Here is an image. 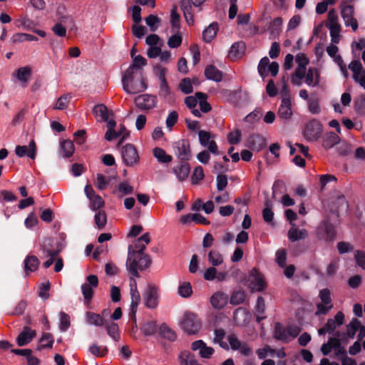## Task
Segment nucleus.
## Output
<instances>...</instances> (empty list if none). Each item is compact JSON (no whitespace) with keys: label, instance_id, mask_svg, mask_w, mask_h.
I'll return each instance as SVG.
<instances>
[{"label":"nucleus","instance_id":"nucleus-1","mask_svg":"<svg viewBox=\"0 0 365 365\" xmlns=\"http://www.w3.org/2000/svg\"><path fill=\"white\" fill-rule=\"evenodd\" d=\"M150 241L148 233H145L138 238L133 245L128 247L126 267L133 276L138 277V269H145L151 263L149 256L143 252Z\"/></svg>","mask_w":365,"mask_h":365},{"label":"nucleus","instance_id":"nucleus-2","mask_svg":"<svg viewBox=\"0 0 365 365\" xmlns=\"http://www.w3.org/2000/svg\"><path fill=\"white\" fill-rule=\"evenodd\" d=\"M122 84L124 91L132 95L142 93L148 88L141 72H133V68H128L123 73Z\"/></svg>","mask_w":365,"mask_h":365},{"label":"nucleus","instance_id":"nucleus-3","mask_svg":"<svg viewBox=\"0 0 365 365\" xmlns=\"http://www.w3.org/2000/svg\"><path fill=\"white\" fill-rule=\"evenodd\" d=\"M53 241L51 239H45L41 245V250L44 257L48 259L43 263L45 268H48L53 262H55L54 270L56 272L61 271L63 267V260L61 258L56 259L58 251L52 248Z\"/></svg>","mask_w":365,"mask_h":365},{"label":"nucleus","instance_id":"nucleus-4","mask_svg":"<svg viewBox=\"0 0 365 365\" xmlns=\"http://www.w3.org/2000/svg\"><path fill=\"white\" fill-rule=\"evenodd\" d=\"M180 327L186 334L192 335L200 331L202 324L195 313L185 312L180 319Z\"/></svg>","mask_w":365,"mask_h":365},{"label":"nucleus","instance_id":"nucleus-5","mask_svg":"<svg viewBox=\"0 0 365 365\" xmlns=\"http://www.w3.org/2000/svg\"><path fill=\"white\" fill-rule=\"evenodd\" d=\"M300 332V329L297 325H289L283 327L279 323H277L274 327V336L276 339L284 342H289L294 339Z\"/></svg>","mask_w":365,"mask_h":365},{"label":"nucleus","instance_id":"nucleus-6","mask_svg":"<svg viewBox=\"0 0 365 365\" xmlns=\"http://www.w3.org/2000/svg\"><path fill=\"white\" fill-rule=\"evenodd\" d=\"M282 98L278 108V115L284 120H289L292 115V102L289 97V91L286 85H284L282 91Z\"/></svg>","mask_w":365,"mask_h":365},{"label":"nucleus","instance_id":"nucleus-7","mask_svg":"<svg viewBox=\"0 0 365 365\" xmlns=\"http://www.w3.org/2000/svg\"><path fill=\"white\" fill-rule=\"evenodd\" d=\"M295 59L297 63V67L291 78V82L294 86H300L302 84V79L304 78L306 66L309 63V61L307 58L302 53L297 54Z\"/></svg>","mask_w":365,"mask_h":365},{"label":"nucleus","instance_id":"nucleus-8","mask_svg":"<svg viewBox=\"0 0 365 365\" xmlns=\"http://www.w3.org/2000/svg\"><path fill=\"white\" fill-rule=\"evenodd\" d=\"M320 302H317L316 315L326 314L333 308V304L331 298V292L329 289H322L319 292Z\"/></svg>","mask_w":365,"mask_h":365},{"label":"nucleus","instance_id":"nucleus-9","mask_svg":"<svg viewBox=\"0 0 365 365\" xmlns=\"http://www.w3.org/2000/svg\"><path fill=\"white\" fill-rule=\"evenodd\" d=\"M322 131V123L319 120L313 119L305 125L303 135L308 141H315L321 137Z\"/></svg>","mask_w":365,"mask_h":365},{"label":"nucleus","instance_id":"nucleus-10","mask_svg":"<svg viewBox=\"0 0 365 365\" xmlns=\"http://www.w3.org/2000/svg\"><path fill=\"white\" fill-rule=\"evenodd\" d=\"M116 123L113 120H110L107 123V131L105 134V138L108 141H111L115 138H121V140L125 139L128 135V132L123 125H120L117 130H115Z\"/></svg>","mask_w":365,"mask_h":365},{"label":"nucleus","instance_id":"nucleus-11","mask_svg":"<svg viewBox=\"0 0 365 365\" xmlns=\"http://www.w3.org/2000/svg\"><path fill=\"white\" fill-rule=\"evenodd\" d=\"M352 72V78L356 83L365 90V68L359 60H354L349 64Z\"/></svg>","mask_w":365,"mask_h":365},{"label":"nucleus","instance_id":"nucleus-12","mask_svg":"<svg viewBox=\"0 0 365 365\" xmlns=\"http://www.w3.org/2000/svg\"><path fill=\"white\" fill-rule=\"evenodd\" d=\"M227 339L228 341L229 349L239 351L241 354L246 356H250L252 353V349L247 343L240 341L235 334H229Z\"/></svg>","mask_w":365,"mask_h":365},{"label":"nucleus","instance_id":"nucleus-13","mask_svg":"<svg viewBox=\"0 0 365 365\" xmlns=\"http://www.w3.org/2000/svg\"><path fill=\"white\" fill-rule=\"evenodd\" d=\"M137 108L143 110L154 108L158 103L156 96L150 94H142L134 99Z\"/></svg>","mask_w":365,"mask_h":365},{"label":"nucleus","instance_id":"nucleus-14","mask_svg":"<svg viewBox=\"0 0 365 365\" xmlns=\"http://www.w3.org/2000/svg\"><path fill=\"white\" fill-rule=\"evenodd\" d=\"M121 155L124 163L127 166H133L139 160L138 152L131 144H126L122 148Z\"/></svg>","mask_w":365,"mask_h":365},{"label":"nucleus","instance_id":"nucleus-15","mask_svg":"<svg viewBox=\"0 0 365 365\" xmlns=\"http://www.w3.org/2000/svg\"><path fill=\"white\" fill-rule=\"evenodd\" d=\"M192 351H197L200 358L205 359H210L215 353V349L212 346H209L201 339L195 341L191 344Z\"/></svg>","mask_w":365,"mask_h":365},{"label":"nucleus","instance_id":"nucleus-16","mask_svg":"<svg viewBox=\"0 0 365 365\" xmlns=\"http://www.w3.org/2000/svg\"><path fill=\"white\" fill-rule=\"evenodd\" d=\"M247 285L252 292L262 291L265 288V282L256 269H253L247 279Z\"/></svg>","mask_w":365,"mask_h":365},{"label":"nucleus","instance_id":"nucleus-17","mask_svg":"<svg viewBox=\"0 0 365 365\" xmlns=\"http://www.w3.org/2000/svg\"><path fill=\"white\" fill-rule=\"evenodd\" d=\"M86 280L87 283H84L81 285V291L85 300L89 302L93 297V289L97 287L98 284V279L97 276L91 274L87 277Z\"/></svg>","mask_w":365,"mask_h":365},{"label":"nucleus","instance_id":"nucleus-18","mask_svg":"<svg viewBox=\"0 0 365 365\" xmlns=\"http://www.w3.org/2000/svg\"><path fill=\"white\" fill-rule=\"evenodd\" d=\"M175 154L181 160H187L190 157L189 143L185 140H180L173 144Z\"/></svg>","mask_w":365,"mask_h":365},{"label":"nucleus","instance_id":"nucleus-19","mask_svg":"<svg viewBox=\"0 0 365 365\" xmlns=\"http://www.w3.org/2000/svg\"><path fill=\"white\" fill-rule=\"evenodd\" d=\"M354 7L351 5L344 6L341 11V15L346 26H351L353 31H355L358 29V23L354 17Z\"/></svg>","mask_w":365,"mask_h":365},{"label":"nucleus","instance_id":"nucleus-20","mask_svg":"<svg viewBox=\"0 0 365 365\" xmlns=\"http://www.w3.org/2000/svg\"><path fill=\"white\" fill-rule=\"evenodd\" d=\"M87 197L90 200V207L93 210H98L104 205V201L102 197L96 195L93 187L90 185H87L84 189Z\"/></svg>","mask_w":365,"mask_h":365},{"label":"nucleus","instance_id":"nucleus-21","mask_svg":"<svg viewBox=\"0 0 365 365\" xmlns=\"http://www.w3.org/2000/svg\"><path fill=\"white\" fill-rule=\"evenodd\" d=\"M145 304L148 308H155L158 303V289L155 287L149 286L144 294Z\"/></svg>","mask_w":365,"mask_h":365},{"label":"nucleus","instance_id":"nucleus-22","mask_svg":"<svg viewBox=\"0 0 365 365\" xmlns=\"http://www.w3.org/2000/svg\"><path fill=\"white\" fill-rule=\"evenodd\" d=\"M36 146L35 141L31 140L29 142V146L26 145H17L15 149V153L18 157L22 158L27 155L31 159L36 158Z\"/></svg>","mask_w":365,"mask_h":365},{"label":"nucleus","instance_id":"nucleus-23","mask_svg":"<svg viewBox=\"0 0 365 365\" xmlns=\"http://www.w3.org/2000/svg\"><path fill=\"white\" fill-rule=\"evenodd\" d=\"M199 140L203 147L207 148L210 152L215 155H218L217 145L214 140H210V135L205 130H200L198 133Z\"/></svg>","mask_w":365,"mask_h":365},{"label":"nucleus","instance_id":"nucleus-24","mask_svg":"<svg viewBox=\"0 0 365 365\" xmlns=\"http://www.w3.org/2000/svg\"><path fill=\"white\" fill-rule=\"evenodd\" d=\"M36 336V333L34 330L25 327L16 339L17 344L19 346H25L30 343Z\"/></svg>","mask_w":365,"mask_h":365},{"label":"nucleus","instance_id":"nucleus-25","mask_svg":"<svg viewBox=\"0 0 365 365\" xmlns=\"http://www.w3.org/2000/svg\"><path fill=\"white\" fill-rule=\"evenodd\" d=\"M305 83L311 87H316L319 83L320 73L318 69L309 68L304 74Z\"/></svg>","mask_w":365,"mask_h":365},{"label":"nucleus","instance_id":"nucleus-26","mask_svg":"<svg viewBox=\"0 0 365 365\" xmlns=\"http://www.w3.org/2000/svg\"><path fill=\"white\" fill-rule=\"evenodd\" d=\"M318 234L321 238L326 240H332L335 236L334 226L327 222H324L319 227Z\"/></svg>","mask_w":365,"mask_h":365},{"label":"nucleus","instance_id":"nucleus-27","mask_svg":"<svg viewBox=\"0 0 365 365\" xmlns=\"http://www.w3.org/2000/svg\"><path fill=\"white\" fill-rule=\"evenodd\" d=\"M228 295L224 292H217L213 294L210 298V303L215 309H222L227 303Z\"/></svg>","mask_w":365,"mask_h":365},{"label":"nucleus","instance_id":"nucleus-28","mask_svg":"<svg viewBox=\"0 0 365 365\" xmlns=\"http://www.w3.org/2000/svg\"><path fill=\"white\" fill-rule=\"evenodd\" d=\"M134 187L128 182L123 181L118 183L113 193L120 197L130 195L133 192Z\"/></svg>","mask_w":365,"mask_h":365},{"label":"nucleus","instance_id":"nucleus-29","mask_svg":"<svg viewBox=\"0 0 365 365\" xmlns=\"http://www.w3.org/2000/svg\"><path fill=\"white\" fill-rule=\"evenodd\" d=\"M93 115L96 118H100L101 121L107 122L109 121V112L108 108L104 104H98L93 108Z\"/></svg>","mask_w":365,"mask_h":365},{"label":"nucleus","instance_id":"nucleus-30","mask_svg":"<svg viewBox=\"0 0 365 365\" xmlns=\"http://www.w3.org/2000/svg\"><path fill=\"white\" fill-rule=\"evenodd\" d=\"M39 265L38 259L34 255H29L24 260V271L26 274L29 272L36 271Z\"/></svg>","mask_w":365,"mask_h":365},{"label":"nucleus","instance_id":"nucleus-31","mask_svg":"<svg viewBox=\"0 0 365 365\" xmlns=\"http://www.w3.org/2000/svg\"><path fill=\"white\" fill-rule=\"evenodd\" d=\"M154 157L160 163H170L173 158L171 155L167 154L165 150L161 148L156 147L153 150Z\"/></svg>","mask_w":365,"mask_h":365},{"label":"nucleus","instance_id":"nucleus-32","mask_svg":"<svg viewBox=\"0 0 365 365\" xmlns=\"http://www.w3.org/2000/svg\"><path fill=\"white\" fill-rule=\"evenodd\" d=\"M307 236L308 233L305 229L299 230L295 227V226L292 227L288 232V237L292 242L305 239Z\"/></svg>","mask_w":365,"mask_h":365},{"label":"nucleus","instance_id":"nucleus-33","mask_svg":"<svg viewBox=\"0 0 365 365\" xmlns=\"http://www.w3.org/2000/svg\"><path fill=\"white\" fill-rule=\"evenodd\" d=\"M14 24L16 27L27 30H32L35 26L34 21L26 14L19 16Z\"/></svg>","mask_w":365,"mask_h":365},{"label":"nucleus","instance_id":"nucleus-34","mask_svg":"<svg viewBox=\"0 0 365 365\" xmlns=\"http://www.w3.org/2000/svg\"><path fill=\"white\" fill-rule=\"evenodd\" d=\"M205 75L207 78L212 80L216 82H220L222 79V73L214 66L210 65L207 66L205 71Z\"/></svg>","mask_w":365,"mask_h":365},{"label":"nucleus","instance_id":"nucleus-35","mask_svg":"<svg viewBox=\"0 0 365 365\" xmlns=\"http://www.w3.org/2000/svg\"><path fill=\"white\" fill-rule=\"evenodd\" d=\"M174 174L180 181L185 180L190 173V168L187 165L180 164L173 168Z\"/></svg>","mask_w":365,"mask_h":365},{"label":"nucleus","instance_id":"nucleus-36","mask_svg":"<svg viewBox=\"0 0 365 365\" xmlns=\"http://www.w3.org/2000/svg\"><path fill=\"white\" fill-rule=\"evenodd\" d=\"M208 262L213 267H217L223 264L224 258L222 255L216 250H212L207 255Z\"/></svg>","mask_w":365,"mask_h":365},{"label":"nucleus","instance_id":"nucleus-37","mask_svg":"<svg viewBox=\"0 0 365 365\" xmlns=\"http://www.w3.org/2000/svg\"><path fill=\"white\" fill-rule=\"evenodd\" d=\"M135 48H133L131 51V57L133 61V63L129 66L133 68V72H138L142 67L146 65V59L140 55H135Z\"/></svg>","mask_w":365,"mask_h":365},{"label":"nucleus","instance_id":"nucleus-38","mask_svg":"<svg viewBox=\"0 0 365 365\" xmlns=\"http://www.w3.org/2000/svg\"><path fill=\"white\" fill-rule=\"evenodd\" d=\"M234 319L237 325H243L250 318L249 312L244 308H238L234 312Z\"/></svg>","mask_w":365,"mask_h":365},{"label":"nucleus","instance_id":"nucleus-39","mask_svg":"<svg viewBox=\"0 0 365 365\" xmlns=\"http://www.w3.org/2000/svg\"><path fill=\"white\" fill-rule=\"evenodd\" d=\"M180 365H197V360L195 356L189 351H182L179 355Z\"/></svg>","mask_w":365,"mask_h":365},{"label":"nucleus","instance_id":"nucleus-40","mask_svg":"<svg viewBox=\"0 0 365 365\" xmlns=\"http://www.w3.org/2000/svg\"><path fill=\"white\" fill-rule=\"evenodd\" d=\"M245 45L243 42H236L233 43L229 51V56L232 59L239 58L245 51Z\"/></svg>","mask_w":365,"mask_h":365},{"label":"nucleus","instance_id":"nucleus-41","mask_svg":"<svg viewBox=\"0 0 365 365\" xmlns=\"http://www.w3.org/2000/svg\"><path fill=\"white\" fill-rule=\"evenodd\" d=\"M214 338L213 342L215 344H218L220 347L225 350H229L228 344L224 341V338L225 336V331L222 329H217L214 331Z\"/></svg>","mask_w":365,"mask_h":365},{"label":"nucleus","instance_id":"nucleus-42","mask_svg":"<svg viewBox=\"0 0 365 365\" xmlns=\"http://www.w3.org/2000/svg\"><path fill=\"white\" fill-rule=\"evenodd\" d=\"M73 143L70 140H65L61 143V154L64 158L71 157L74 153Z\"/></svg>","mask_w":365,"mask_h":365},{"label":"nucleus","instance_id":"nucleus-43","mask_svg":"<svg viewBox=\"0 0 365 365\" xmlns=\"http://www.w3.org/2000/svg\"><path fill=\"white\" fill-rule=\"evenodd\" d=\"M218 26L217 23H212L207 27L202 33V37L205 41L210 42L216 36Z\"/></svg>","mask_w":365,"mask_h":365},{"label":"nucleus","instance_id":"nucleus-44","mask_svg":"<svg viewBox=\"0 0 365 365\" xmlns=\"http://www.w3.org/2000/svg\"><path fill=\"white\" fill-rule=\"evenodd\" d=\"M248 143L250 147L252 149H257V150L262 149L266 145L265 139L259 135H252L249 139Z\"/></svg>","mask_w":365,"mask_h":365},{"label":"nucleus","instance_id":"nucleus-45","mask_svg":"<svg viewBox=\"0 0 365 365\" xmlns=\"http://www.w3.org/2000/svg\"><path fill=\"white\" fill-rule=\"evenodd\" d=\"M130 297H131L130 315L133 317H135L138 304L140 301V293L138 291V289L133 290V291L130 290Z\"/></svg>","mask_w":365,"mask_h":365},{"label":"nucleus","instance_id":"nucleus-46","mask_svg":"<svg viewBox=\"0 0 365 365\" xmlns=\"http://www.w3.org/2000/svg\"><path fill=\"white\" fill-rule=\"evenodd\" d=\"M339 141V136L334 132H329L326 134L323 140V146L326 149H329L337 144Z\"/></svg>","mask_w":365,"mask_h":365},{"label":"nucleus","instance_id":"nucleus-47","mask_svg":"<svg viewBox=\"0 0 365 365\" xmlns=\"http://www.w3.org/2000/svg\"><path fill=\"white\" fill-rule=\"evenodd\" d=\"M86 322L88 324L96 327H101L104 324V319L100 314L90 312L86 314Z\"/></svg>","mask_w":365,"mask_h":365},{"label":"nucleus","instance_id":"nucleus-48","mask_svg":"<svg viewBox=\"0 0 365 365\" xmlns=\"http://www.w3.org/2000/svg\"><path fill=\"white\" fill-rule=\"evenodd\" d=\"M196 97L198 99L200 110L203 113H207L211 110V106L207 101V96L203 93H196Z\"/></svg>","mask_w":365,"mask_h":365},{"label":"nucleus","instance_id":"nucleus-49","mask_svg":"<svg viewBox=\"0 0 365 365\" xmlns=\"http://www.w3.org/2000/svg\"><path fill=\"white\" fill-rule=\"evenodd\" d=\"M71 98H72V96H71V94H70V93H67V94L60 96L58 98L55 106H53V109L63 110V109L66 108L68 103L71 101Z\"/></svg>","mask_w":365,"mask_h":365},{"label":"nucleus","instance_id":"nucleus-50","mask_svg":"<svg viewBox=\"0 0 365 365\" xmlns=\"http://www.w3.org/2000/svg\"><path fill=\"white\" fill-rule=\"evenodd\" d=\"M167 73V68L160 64H156L153 66V74L158 78L159 83L167 81L165 78Z\"/></svg>","mask_w":365,"mask_h":365},{"label":"nucleus","instance_id":"nucleus-51","mask_svg":"<svg viewBox=\"0 0 365 365\" xmlns=\"http://www.w3.org/2000/svg\"><path fill=\"white\" fill-rule=\"evenodd\" d=\"M53 339L51 334L44 333L39 340L38 349H42L45 348H51L53 346Z\"/></svg>","mask_w":365,"mask_h":365},{"label":"nucleus","instance_id":"nucleus-52","mask_svg":"<svg viewBox=\"0 0 365 365\" xmlns=\"http://www.w3.org/2000/svg\"><path fill=\"white\" fill-rule=\"evenodd\" d=\"M160 333L165 339L170 341H175L177 338L175 332L166 324H162L160 327Z\"/></svg>","mask_w":365,"mask_h":365},{"label":"nucleus","instance_id":"nucleus-53","mask_svg":"<svg viewBox=\"0 0 365 365\" xmlns=\"http://www.w3.org/2000/svg\"><path fill=\"white\" fill-rule=\"evenodd\" d=\"M178 292L180 297L184 298H187L191 296L192 289L190 283L188 282H183L180 283L178 287Z\"/></svg>","mask_w":365,"mask_h":365},{"label":"nucleus","instance_id":"nucleus-54","mask_svg":"<svg viewBox=\"0 0 365 365\" xmlns=\"http://www.w3.org/2000/svg\"><path fill=\"white\" fill-rule=\"evenodd\" d=\"M106 330L108 334L115 341H118L120 339V334L118 326L117 324L110 322L106 324Z\"/></svg>","mask_w":365,"mask_h":365},{"label":"nucleus","instance_id":"nucleus-55","mask_svg":"<svg viewBox=\"0 0 365 365\" xmlns=\"http://www.w3.org/2000/svg\"><path fill=\"white\" fill-rule=\"evenodd\" d=\"M31 76V68L29 67H22L16 71V78L22 83H27Z\"/></svg>","mask_w":365,"mask_h":365},{"label":"nucleus","instance_id":"nucleus-56","mask_svg":"<svg viewBox=\"0 0 365 365\" xmlns=\"http://www.w3.org/2000/svg\"><path fill=\"white\" fill-rule=\"evenodd\" d=\"M107 222L106 214L104 211H98L95 215V223L99 230L104 228Z\"/></svg>","mask_w":365,"mask_h":365},{"label":"nucleus","instance_id":"nucleus-57","mask_svg":"<svg viewBox=\"0 0 365 365\" xmlns=\"http://www.w3.org/2000/svg\"><path fill=\"white\" fill-rule=\"evenodd\" d=\"M270 61L267 57L262 58L258 64V73L261 77L265 78L268 76L267 68H269Z\"/></svg>","mask_w":365,"mask_h":365},{"label":"nucleus","instance_id":"nucleus-58","mask_svg":"<svg viewBox=\"0 0 365 365\" xmlns=\"http://www.w3.org/2000/svg\"><path fill=\"white\" fill-rule=\"evenodd\" d=\"M157 330V324L154 321H148L144 323L141 328L142 332L145 335H153Z\"/></svg>","mask_w":365,"mask_h":365},{"label":"nucleus","instance_id":"nucleus-59","mask_svg":"<svg viewBox=\"0 0 365 365\" xmlns=\"http://www.w3.org/2000/svg\"><path fill=\"white\" fill-rule=\"evenodd\" d=\"M256 354L259 359H263L267 356H274L275 349H272L269 346H265L263 348L258 349Z\"/></svg>","mask_w":365,"mask_h":365},{"label":"nucleus","instance_id":"nucleus-60","mask_svg":"<svg viewBox=\"0 0 365 365\" xmlns=\"http://www.w3.org/2000/svg\"><path fill=\"white\" fill-rule=\"evenodd\" d=\"M264 308H265L264 300L262 297H259L257 298V305H256L257 320L259 322L265 318V317L263 316V314L264 312Z\"/></svg>","mask_w":365,"mask_h":365},{"label":"nucleus","instance_id":"nucleus-61","mask_svg":"<svg viewBox=\"0 0 365 365\" xmlns=\"http://www.w3.org/2000/svg\"><path fill=\"white\" fill-rule=\"evenodd\" d=\"M182 41V37L180 32L171 36L168 40V45L171 48L179 47Z\"/></svg>","mask_w":365,"mask_h":365},{"label":"nucleus","instance_id":"nucleus-62","mask_svg":"<svg viewBox=\"0 0 365 365\" xmlns=\"http://www.w3.org/2000/svg\"><path fill=\"white\" fill-rule=\"evenodd\" d=\"M204 178L205 174L201 166H197L194 169L191 176L192 183L194 185H197L199 183L200 181L203 180Z\"/></svg>","mask_w":365,"mask_h":365},{"label":"nucleus","instance_id":"nucleus-63","mask_svg":"<svg viewBox=\"0 0 365 365\" xmlns=\"http://www.w3.org/2000/svg\"><path fill=\"white\" fill-rule=\"evenodd\" d=\"M360 327V322L354 319L351 322L346 326V334L349 337L354 338L356 331Z\"/></svg>","mask_w":365,"mask_h":365},{"label":"nucleus","instance_id":"nucleus-64","mask_svg":"<svg viewBox=\"0 0 365 365\" xmlns=\"http://www.w3.org/2000/svg\"><path fill=\"white\" fill-rule=\"evenodd\" d=\"M145 22L150 31H155L158 28L160 20L157 16L150 14L145 19Z\"/></svg>","mask_w":365,"mask_h":365}]
</instances>
